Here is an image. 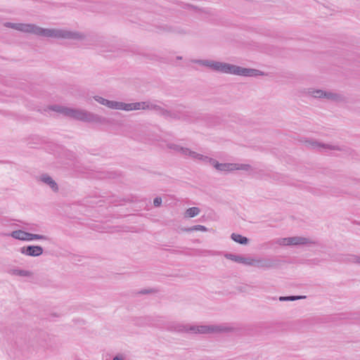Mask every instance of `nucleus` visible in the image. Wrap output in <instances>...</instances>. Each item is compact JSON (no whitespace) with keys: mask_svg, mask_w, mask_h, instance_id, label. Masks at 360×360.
Instances as JSON below:
<instances>
[{"mask_svg":"<svg viewBox=\"0 0 360 360\" xmlns=\"http://www.w3.org/2000/svg\"><path fill=\"white\" fill-rule=\"evenodd\" d=\"M250 266H255L259 269H270L274 266V262L271 259H262V258H253L250 259Z\"/></svg>","mask_w":360,"mask_h":360,"instance_id":"9d476101","label":"nucleus"},{"mask_svg":"<svg viewBox=\"0 0 360 360\" xmlns=\"http://www.w3.org/2000/svg\"><path fill=\"white\" fill-rule=\"evenodd\" d=\"M236 163H219L218 161L215 163L214 169L221 172H233L236 171Z\"/></svg>","mask_w":360,"mask_h":360,"instance_id":"f3484780","label":"nucleus"},{"mask_svg":"<svg viewBox=\"0 0 360 360\" xmlns=\"http://www.w3.org/2000/svg\"><path fill=\"white\" fill-rule=\"evenodd\" d=\"M305 296H281L279 297L281 302L295 301L305 298Z\"/></svg>","mask_w":360,"mask_h":360,"instance_id":"393cba45","label":"nucleus"},{"mask_svg":"<svg viewBox=\"0 0 360 360\" xmlns=\"http://www.w3.org/2000/svg\"><path fill=\"white\" fill-rule=\"evenodd\" d=\"M113 360H124L122 355H117L113 358Z\"/></svg>","mask_w":360,"mask_h":360,"instance_id":"2f4dec72","label":"nucleus"},{"mask_svg":"<svg viewBox=\"0 0 360 360\" xmlns=\"http://www.w3.org/2000/svg\"><path fill=\"white\" fill-rule=\"evenodd\" d=\"M162 204V198L160 197H156L153 200V205L155 207H159Z\"/></svg>","mask_w":360,"mask_h":360,"instance_id":"c85d7f7f","label":"nucleus"},{"mask_svg":"<svg viewBox=\"0 0 360 360\" xmlns=\"http://www.w3.org/2000/svg\"><path fill=\"white\" fill-rule=\"evenodd\" d=\"M4 26L24 33L57 39L82 41L85 35L82 32L65 28H44L32 23L5 22Z\"/></svg>","mask_w":360,"mask_h":360,"instance_id":"f257e3e1","label":"nucleus"},{"mask_svg":"<svg viewBox=\"0 0 360 360\" xmlns=\"http://www.w3.org/2000/svg\"><path fill=\"white\" fill-rule=\"evenodd\" d=\"M236 171L241 170L247 172L248 174H252L253 173V167L250 164H243V163H236Z\"/></svg>","mask_w":360,"mask_h":360,"instance_id":"412c9836","label":"nucleus"},{"mask_svg":"<svg viewBox=\"0 0 360 360\" xmlns=\"http://www.w3.org/2000/svg\"><path fill=\"white\" fill-rule=\"evenodd\" d=\"M167 147L169 149H172L176 151V153H180L181 155L188 158H190L191 153L193 151L188 148L183 147L176 143H168Z\"/></svg>","mask_w":360,"mask_h":360,"instance_id":"dca6fc26","label":"nucleus"},{"mask_svg":"<svg viewBox=\"0 0 360 360\" xmlns=\"http://www.w3.org/2000/svg\"><path fill=\"white\" fill-rule=\"evenodd\" d=\"M305 146L308 148L317 149L319 150H340L341 148L337 145L321 143L314 140H307L305 141Z\"/></svg>","mask_w":360,"mask_h":360,"instance_id":"0eeeda50","label":"nucleus"},{"mask_svg":"<svg viewBox=\"0 0 360 360\" xmlns=\"http://www.w3.org/2000/svg\"><path fill=\"white\" fill-rule=\"evenodd\" d=\"M225 74L244 77H256L264 75V73L259 70L243 68L227 63L226 66Z\"/></svg>","mask_w":360,"mask_h":360,"instance_id":"20e7f679","label":"nucleus"},{"mask_svg":"<svg viewBox=\"0 0 360 360\" xmlns=\"http://www.w3.org/2000/svg\"><path fill=\"white\" fill-rule=\"evenodd\" d=\"M190 158L193 160L200 161L205 164H210L213 167H214L215 163L217 162L215 159H213L203 154L198 153L193 150L192 151Z\"/></svg>","mask_w":360,"mask_h":360,"instance_id":"ddd939ff","label":"nucleus"},{"mask_svg":"<svg viewBox=\"0 0 360 360\" xmlns=\"http://www.w3.org/2000/svg\"><path fill=\"white\" fill-rule=\"evenodd\" d=\"M306 94L316 98H326L329 101L341 102L345 100L343 95L331 91H323L321 89H308Z\"/></svg>","mask_w":360,"mask_h":360,"instance_id":"39448f33","label":"nucleus"},{"mask_svg":"<svg viewBox=\"0 0 360 360\" xmlns=\"http://www.w3.org/2000/svg\"><path fill=\"white\" fill-rule=\"evenodd\" d=\"M139 110H145V101L129 103L120 101L119 110L129 112Z\"/></svg>","mask_w":360,"mask_h":360,"instance_id":"1a4fd4ad","label":"nucleus"},{"mask_svg":"<svg viewBox=\"0 0 360 360\" xmlns=\"http://www.w3.org/2000/svg\"><path fill=\"white\" fill-rule=\"evenodd\" d=\"M49 109L79 121L98 123L102 120L101 116L84 109L71 108L60 105H51Z\"/></svg>","mask_w":360,"mask_h":360,"instance_id":"7ed1b4c3","label":"nucleus"},{"mask_svg":"<svg viewBox=\"0 0 360 360\" xmlns=\"http://www.w3.org/2000/svg\"><path fill=\"white\" fill-rule=\"evenodd\" d=\"M13 238L22 240V241H28L29 240V233L22 230H15L13 231L10 234Z\"/></svg>","mask_w":360,"mask_h":360,"instance_id":"aec40b11","label":"nucleus"},{"mask_svg":"<svg viewBox=\"0 0 360 360\" xmlns=\"http://www.w3.org/2000/svg\"><path fill=\"white\" fill-rule=\"evenodd\" d=\"M231 238L236 243H238L241 245H247L249 242V239L248 238L238 233H232Z\"/></svg>","mask_w":360,"mask_h":360,"instance_id":"4be33fe9","label":"nucleus"},{"mask_svg":"<svg viewBox=\"0 0 360 360\" xmlns=\"http://www.w3.org/2000/svg\"><path fill=\"white\" fill-rule=\"evenodd\" d=\"M193 63L207 67L213 71L225 74L226 63L213 60H194Z\"/></svg>","mask_w":360,"mask_h":360,"instance_id":"423d86ee","label":"nucleus"},{"mask_svg":"<svg viewBox=\"0 0 360 360\" xmlns=\"http://www.w3.org/2000/svg\"><path fill=\"white\" fill-rule=\"evenodd\" d=\"M145 110H153L162 115H167L168 114L167 110L164 109L162 107L158 105L156 103L149 101H145Z\"/></svg>","mask_w":360,"mask_h":360,"instance_id":"2eb2a0df","label":"nucleus"},{"mask_svg":"<svg viewBox=\"0 0 360 360\" xmlns=\"http://www.w3.org/2000/svg\"><path fill=\"white\" fill-rule=\"evenodd\" d=\"M166 328L170 331L193 334H217L229 333L234 330V328L225 323L219 325H190L170 322L167 323Z\"/></svg>","mask_w":360,"mask_h":360,"instance_id":"f03ea898","label":"nucleus"},{"mask_svg":"<svg viewBox=\"0 0 360 360\" xmlns=\"http://www.w3.org/2000/svg\"><path fill=\"white\" fill-rule=\"evenodd\" d=\"M44 250L39 245H27L20 248L22 255L29 257H39L43 254Z\"/></svg>","mask_w":360,"mask_h":360,"instance_id":"6e6552de","label":"nucleus"},{"mask_svg":"<svg viewBox=\"0 0 360 360\" xmlns=\"http://www.w3.org/2000/svg\"><path fill=\"white\" fill-rule=\"evenodd\" d=\"M93 98L99 104L104 105L109 109L119 110L120 101H110L100 96H93Z\"/></svg>","mask_w":360,"mask_h":360,"instance_id":"f8f14e48","label":"nucleus"},{"mask_svg":"<svg viewBox=\"0 0 360 360\" xmlns=\"http://www.w3.org/2000/svg\"><path fill=\"white\" fill-rule=\"evenodd\" d=\"M290 239L291 245H307L315 243L311 238L306 237L294 236L290 237Z\"/></svg>","mask_w":360,"mask_h":360,"instance_id":"a211bd4d","label":"nucleus"},{"mask_svg":"<svg viewBox=\"0 0 360 360\" xmlns=\"http://www.w3.org/2000/svg\"><path fill=\"white\" fill-rule=\"evenodd\" d=\"M192 229V226L191 227H188V228H182L181 229V231H184V232H191V231H193Z\"/></svg>","mask_w":360,"mask_h":360,"instance_id":"7c9ffc66","label":"nucleus"},{"mask_svg":"<svg viewBox=\"0 0 360 360\" xmlns=\"http://www.w3.org/2000/svg\"><path fill=\"white\" fill-rule=\"evenodd\" d=\"M349 260L353 263L360 264V255H352Z\"/></svg>","mask_w":360,"mask_h":360,"instance_id":"cd10ccee","label":"nucleus"},{"mask_svg":"<svg viewBox=\"0 0 360 360\" xmlns=\"http://www.w3.org/2000/svg\"><path fill=\"white\" fill-rule=\"evenodd\" d=\"M200 212V210L197 207H192L186 210L185 217H194L198 216Z\"/></svg>","mask_w":360,"mask_h":360,"instance_id":"5701e85b","label":"nucleus"},{"mask_svg":"<svg viewBox=\"0 0 360 360\" xmlns=\"http://www.w3.org/2000/svg\"><path fill=\"white\" fill-rule=\"evenodd\" d=\"M276 243L279 245H291V239L289 238H281L277 239Z\"/></svg>","mask_w":360,"mask_h":360,"instance_id":"a878e982","label":"nucleus"},{"mask_svg":"<svg viewBox=\"0 0 360 360\" xmlns=\"http://www.w3.org/2000/svg\"><path fill=\"white\" fill-rule=\"evenodd\" d=\"M50 240V238L47 236L29 233V240H28V241H32V240Z\"/></svg>","mask_w":360,"mask_h":360,"instance_id":"b1692460","label":"nucleus"},{"mask_svg":"<svg viewBox=\"0 0 360 360\" xmlns=\"http://www.w3.org/2000/svg\"><path fill=\"white\" fill-rule=\"evenodd\" d=\"M8 274L12 276H16L20 277L30 278L33 276V273L31 271L21 269H11L8 271Z\"/></svg>","mask_w":360,"mask_h":360,"instance_id":"6ab92c4d","label":"nucleus"},{"mask_svg":"<svg viewBox=\"0 0 360 360\" xmlns=\"http://www.w3.org/2000/svg\"><path fill=\"white\" fill-rule=\"evenodd\" d=\"M106 41L104 40H100L98 41V44H96L97 47L99 48V49L101 51H105L106 50L103 49V44H105Z\"/></svg>","mask_w":360,"mask_h":360,"instance_id":"c756f323","label":"nucleus"},{"mask_svg":"<svg viewBox=\"0 0 360 360\" xmlns=\"http://www.w3.org/2000/svg\"><path fill=\"white\" fill-rule=\"evenodd\" d=\"M179 33H181V34H185L186 32L184 30H181L179 31H178Z\"/></svg>","mask_w":360,"mask_h":360,"instance_id":"473e14b6","label":"nucleus"},{"mask_svg":"<svg viewBox=\"0 0 360 360\" xmlns=\"http://www.w3.org/2000/svg\"><path fill=\"white\" fill-rule=\"evenodd\" d=\"M191 229H193V231H202V232L207 231V227H205V226H202V225L193 226Z\"/></svg>","mask_w":360,"mask_h":360,"instance_id":"bb28decb","label":"nucleus"},{"mask_svg":"<svg viewBox=\"0 0 360 360\" xmlns=\"http://www.w3.org/2000/svg\"><path fill=\"white\" fill-rule=\"evenodd\" d=\"M38 181L48 186L52 191L56 193L58 191L59 188L56 181L49 174H42L37 177Z\"/></svg>","mask_w":360,"mask_h":360,"instance_id":"9b49d317","label":"nucleus"},{"mask_svg":"<svg viewBox=\"0 0 360 360\" xmlns=\"http://www.w3.org/2000/svg\"><path fill=\"white\" fill-rule=\"evenodd\" d=\"M224 257L226 259H230V260L233 261L237 263L243 264L247 266H250V264H251V263H250L251 257H246L234 255V254H231V253H227L224 255Z\"/></svg>","mask_w":360,"mask_h":360,"instance_id":"4468645a","label":"nucleus"}]
</instances>
